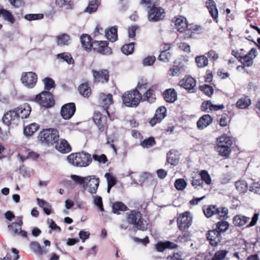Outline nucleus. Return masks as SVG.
<instances>
[{"label":"nucleus","mask_w":260,"mask_h":260,"mask_svg":"<svg viewBox=\"0 0 260 260\" xmlns=\"http://www.w3.org/2000/svg\"><path fill=\"white\" fill-rule=\"evenodd\" d=\"M69 164L77 167H86L92 161L91 155L84 152L71 153L67 157Z\"/></svg>","instance_id":"nucleus-1"},{"label":"nucleus","mask_w":260,"mask_h":260,"mask_svg":"<svg viewBox=\"0 0 260 260\" xmlns=\"http://www.w3.org/2000/svg\"><path fill=\"white\" fill-rule=\"evenodd\" d=\"M126 215L127 222L133 225L134 228L141 231L147 230V222L142 218L140 212L134 210H131L126 213Z\"/></svg>","instance_id":"nucleus-2"},{"label":"nucleus","mask_w":260,"mask_h":260,"mask_svg":"<svg viewBox=\"0 0 260 260\" xmlns=\"http://www.w3.org/2000/svg\"><path fill=\"white\" fill-rule=\"evenodd\" d=\"M38 138L42 144L52 145L58 140V132L54 128L44 129L40 133Z\"/></svg>","instance_id":"nucleus-3"},{"label":"nucleus","mask_w":260,"mask_h":260,"mask_svg":"<svg viewBox=\"0 0 260 260\" xmlns=\"http://www.w3.org/2000/svg\"><path fill=\"white\" fill-rule=\"evenodd\" d=\"M176 28L180 32H185L186 37H191L192 34L198 30L197 26L188 25L185 17L180 16L176 18L175 22Z\"/></svg>","instance_id":"nucleus-4"},{"label":"nucleus","mask_w":260,"mask_h":260,"mask_svg":"<svg viewBox=\"0 0 260 260\" xmlns=\"http://www.w3.org/2000/svg\"><path fill=\"white\" fill-rule=\"evenodd\" d=\"M123 104L127 107H136L140 102L142 95L136 89L125 92L122 97Z\"/></svg>","instance_id":"nucleus-5"},{"label":"nucleus","mask_w":260,"mask_h":260,"mask_svg":"<svg viewBox=\"0 0 260 260\" xmlns=\"http://www.w3.org/2000/svg\"><path fill=\"white\" fill-rule=\"evenodd\" d=\"M203 212L208 218L215 216L217 218H225L228 217V210L226 208H217L216 206L213 205L204 207Z\"/></svg>","instance_id":"nucleus-6"},{"label":"nucleus","mask_w":260,"mask_h":260,"mask_svg":"<svg viewBox=\"0 0 260 260\" xmlns=\"http://www.w3.org/2000/svg\"><path fill=\"white\" fill-rule=\"evenodd\" d=\"M85 179L82 186L83 190L90 194H95L100 184L99 178L95 175H89Z\"/></svg>","instance_id":"nucleus-7"},{"label":"nucleus","mask_w":260,"mask_h":260,"mask_svg":"<svg viewBox=\"0 0 260 260\" xmlns=\"http://www.w3.org/2000/svg\"><path fill=\"white\" fill-rule=\"evenodd\" d=\"M35 100L40 105L45 108L51 107L54 103L52 94L46 91H43L40 94L37 95Z\"/></svg>","instance_id":"nucleus-8"},{"label":"nucleus","mask_w":260,"mask_h":260,"mask_svg":"<svg viewBox=\"0 0 260 260\" xmlns=\"http://www.w3.org/2000/svg\"><path fill=\"white\" fill-rule=\"evenodd\" d=\"M192 218L189 212L180 214L177 219V224L179 230L184 231L188 229L192 224Z\"/></svg>","instance_id":"nucleus-9"},{"label":"nucleus","mask_w":260,"mask_h":260,"mask_svg":"<svg viewBox=\"0 0 260 260\" xmlns=\"http://www.w3.org/2000/svg\"><path fill=\"white\" fill-rule=\"evenodd\" d=\"M37 80V74L32 72H23L21 75V81L28 88H32L36 85Z\"/></svg>","instance_id":"nucleus-10"},{"label":"nucleus","mask_w":260,"mask_h":260,"mask_svg":"<svg viewBox=\"0 0 260 260\" xmlns=\"http://www.w3.org/2000/svg\"><path fill=\"white\" fill-rule=\"evenodd\" d=\"M2 120L3 123L8 126L17 125L20 121V119L18 117L15 109L6 112L3 117Z\"/></svg>","instance_id":"nucleus-11"},{"label":"nucleus","mask_w":260,"mask_h":260,"mask_svg":"<svg viewBox=\"0 0 260 260\" xmlns=\"http://www.w3.org/2000/svg\"><path fill=\"white\" fill-rule=\"evenodd\" d=\"M92 47L94 50L104 55H110L111 49L108 46L107 41H95L92 42Z\"/></svg>","instance_id":"nucleus-12"},{"label":"nucleus","mask_w":260,"mask_h":260,"mask_svg":"<svg viewBox=\"0 0 260 260\" xmlns=\"http://www.w3.org/2000/svg\"><path fill=\"white\" fill-rule=\"evenodd\" d=\"M179 85L189 92H194L195 91L196 81L192 77L187 76L180 81Z\"/></svg>","instance_id":"nucleus-13"},{"label":"nucleus","mask_w":260,"mask_h":260,"mask_svg":"<svg viewBox=\"0 0 260 260\" xmlns=\"http://www.w3.org/2000/svg\"><path fill=\"white\" fill-rule=\"evenodd\" d=\"M75 111V104L74 103H70L61 107L60 114L63 119H69L73 116Z\"/></svg>","instance_id":"nucleus-14"},{"label":"nucleus","mask_w":260,"mask_h":260,"mask_svg":"<svg viewBox=\"0 0 260 260\" xmlns=\"http://www.w3.org/2000/svg\"><path fill=\"white\" fill-rule=\"evenodd\" d=\"M164 14L163 9L153 7L148 12V19L151 21H158L164 17Z\"/></svg>","instance_id":"nucleus-15"},{"label":"nucleus","mask_w":260,"mask_h":260,"mask_svg":"<svg viewBox=\"0 0 260 260\" xmlns=\"http://www.w3.org/2000/svg\"><path fill=\"white\" fill-rule=\"evenodd\" d=\"M92 73L95 82L104 83L108 81L109 75L107 70H101L99 71L92 70Z\"/></svg>","instance_id":"nucleus-16"},{"label":"nucleus","mask_w":260,"mask_h":260,"mask_svg":"<svg viewBox=\"0 0 260 260\" xmlns=\"http://www.w3.org/2000/svg\"><path fill=\"white\" fill-rule=\"evenodd\" d=\"M19 218V222H13L11 225H8V228L11 230V232L14 234L20 235L23 237L27 236V233L21 230L22 224V217H18Z\"/></svg>","instance_id":"nucleus-17"},{"label":"nucleus","mask_w":260,"mask_h":260,"mask_svg":"<svg viewBox=\"0 0 260 260\" xmlns=\"http://www.w3.org/2000/svg\"><path fill=\"white\" fill-rule=\"evenodd\" d=\"M207 239L210 241V243L212 246H216L221 241V233L216 229L209 231L208 232Z\"/></svg>","instance_id":"nucleus-18"},{"label":"nucleus","mask_w":260,"mask_h":260,"mask_svg":"<svg viewBox=\"0 0 260 260\" xmlns=\"http://www.w3.org/2000/svg\"><path fill=\"white\" fill-rule=\"evenodd\" d=\"M93 121L98 127L101 132L104 131L106 126L107 120L104 116H102L100 112H96L94 114Z\"/></svg>","instance_id":"nucleus-19"},{"label":"nucleus","mask_w":260,"mask_h":260,"mask_svg":"<svg viewBox=\"0 0 260 260\" xmlns=\"http://www.w3.org/2000/svg\"><path fill=\"white\" fill-rule=\"evenodd\" d=\"M257 55L256 49L252 48L247 54L241 58V62L246 67H250L253 63V59Z\"/></svg>","instance_id":"nucleus-20"},{"label":"nucleus","mask_w":260,"mask_h":260,"mask_svg":"<svg viewBox=\"0 0 260 260\" xmlns=\"http://www.w3.org/2000/svg\"><path fill=\"white\" fill-rule=\"evenodd\" d=\"M15 110L20 119L26 118L30 113L31 107L28 104H24L17 107Z\"/></svg>","instance_id":"nucleus-21"},{"label":"nucleus","mask_w":260,"mask_h":260,"mask_svg":"<svg viewBox=\"0 0 260 260\" xmlns=\"http://www.w3.org/2000/svg\"><path fill=\"white\" fill-rule=\"evenodd\" d=\"M55 143L56 149L61 153H67L71 150L69 144L64 139H58Z\"/></svg>","instance_id":"nucleus-22"},{"label":"nucleus","mask_w":260,"mask_h":260,"mask_svg":"<svg viewBox=\"0 0 260 260\" xmlns=\"http://www.w3.org/2000/svg\"><path fill=\"white\" fill-rule=\"evenodd\" d=\"M224 107L223 104L214 105L210 101L204 102L201 106V109L203 111L209 112L212 110L217 111L219 109H222Z\"/></svg>","instance_id":"nucleus-23"},{"label":"nucleus","mask_w":260,"mask_h":260,"mask_svg":"<svg viewBox=\"0 0 260 260\" xmlns=\"http://www.w3.org/2000/svg\"><path fill=\"white\" fill-rule=\"evenodd\" d=\"M100 99L102 101L104 110L108 116H110L109 112L108 111V107L113 103L112 95L111 94H101Z\"/></svg>","instance_id":"nucleus-24"},{"label":"nucleus","mask_w":260,"mask_h":260,"mask_svg":"<svg viewBox=\"0 0 260 260\" xmlns=\"http://www.w3.org/2000/svg\"><path fill=\"white\" fill-rule=\"evenodd\" d=\"M212 121V118L209 114H206L202 116L197 122V126L198 128L203 129L208 125Z\"/></svg>","instance_id":"nucleus-25"},{"label":"nucleus","mask_w":260,"mask_h":260,"mask_svg":"<svg viewBox=\"0 0 260 260\" xmlns=\"http://www.w3.org/2000/svg\"><path fill=\"white\" fill-rule=\"evenodd\" d=\"M206 5L212 17L217 22L218 13L215 2L213 0H207L206 2Z\"/></svg>","instance_id":"nucleus-26"},{"label":"nucleus","mask_w":260,"mask_h":260,"mask_svg":"<svg viewBox=\"0 0 260 260\" xmlns=\"http://www.w3.org/2000/svg\"><path fill=\"white\" fill-rule=\"evenodd\" d=\"M30 247L31 250L37 255H42L46 254L48 249L46 248H43L37 242H32L30 244Z\"/></svg>","instance_id":"nucleus-27"},{"label":"nucleus","mask_w":260,"mask_h":260,"mask_svg":"<svg viewBox=\"0 0 260 260\" xmlns=\"http://www.w3.org/2000/svg\"><path fill=\"white\" fill-rule=\"evenodd\" d=\"M250 220V217L241 215H236L233 218V223L235 226H242L245 225Z\"/></svg>","instance_id":"nucleus-28"},{"label":"nucleus","mask_w":260,"mask_h":260,"mask_svg":"<svg viewBox=\"0 0 260 260\" xmlns=\"http://www.w3.org/2000/svg\"><path fill=\"white\" fill-rule=\"evenodd\" d=\"M185 67L182 63L178 65H174L169 71L168 74L170 76H178L185 72Z\"/></svg>","instance_id":"nucleus-29"},{"label":"nucleus","mask_w":260,"mask_h":260,"mask_svg":"<svg viewBox=\"0 0 260 260\" xmlns=\"http://www.w3.org/2000/svg\"><path fill=\"white\" fill-rule=\"evenodd\" d=\"M164 97L167 102L173 103L177 100V94L174 89H168L164 91Z\"/></svg>","instance_id":"nucleus-30"},{"label":"nucleus","mask_w":260,"mask_h":260,"mask_svg":"<svg viewBox=\"0 0 260 260\" xmlns=\"http://www.w3.org/2000/svg\"><path fill=\"white\" fill-rule=\"evenodd\" d=\"M112 212L114 214H120V212H123L128 210L127 207L121 202L114 203L112 206Z\"/></svg>","instance_id":"nucleus-31"},{"label":"nucleus","mask_w":260,"mask_h":260,"mask_svg":"<svg viewBox=\"0 0 260 260\" xmlns=\"http://www.w3.org/2000/svg\"><path fill=\"white\" fill-rule=\"evenodd\" d=\"M105 36L110 41L114 42L117 39V28L116 26L111 27L106 31Z\"/></svg>","instance_id":"nucleus-32"},{"label":"nucleus","mask_w":260,"mask_h":260,"mask_svg":"<svg viewBox=\"0 0 260 260\" xmlns=\"http://www.w3.org/2000/svg\"><path fill=\"white\" fill-rule=\"evenodd\" d=\"M233 144V140L231 137L224 135L217 139V145L231 147Z\"/></svg>","instance_id":"nucleus-33"},{"label":"nucleus","mask_w":260,"mask_h":260,"mask_svg":"<svg viewBox=\"0 0 260 260\" xmlns=\"http://www.w3.org/2000/svg\"><path fill=\"white\" fill-rule=\"evenodd\" d=\"M56 40L57 45L62 46L68 45L71 38L68 35L63 34L56 36Z\"/></svg>","instance_id":"nucleus-34"},{"label":"nucleus","mask_w":260,"mask_h":260,"mask_svg":"<svg viewBox=\"0 0 260 260\" xmlns=\"http://www.w3.org/2000/svg\"><path fill=\"white\" fill-rule=\"evenodd\" d=\"M55 5L59 8L64 7L68 10L73 9L74 6L72 0H55Z\"/></svg>","instance_id":"nucleus-35"},{"label":"nucleus","mask_w":260,"mask_h":260,"mask_svg":"<svg viewBox=\"0 0 260 260\" xmlns=\"http://www.w3.org/2000/svg\"><path fill=\"white\" fill-rule=\"evenodd\" d=\"M155 99L156 98L154 90L149 89L142 96L141 100L144 101H146L149 103H152L155 101Z\"/></svg>","instance_id":"nucleus-36"},{"label":"nucleus","mask_w":260,"mask_h":260,"mask_svg":"<svg viewBox=\"0 0 260 260\" xmlns=\"http://www.w3.org/2000/svg\"><path fill=\"white\" fill-rule=\"evenodd\" d=\"M251 104V100L248 96L241 98L236 103L237 108L239 109H246Z\"/></svg>","instance_id":"nucleus-37"},{"label":"nucleus","mask_w":260,"mask_h":260,"mask_svg":"<svg viewBox=\"0 0 260 260\" xmlns=\"http://www.w3.org/2000/svg\"><path fill=\"white\" fill-rule=\"evenodd\" d=\"M177 151L172 150L167 154V161L172 165H176L178 162V157L176 155Z\"/></svg>","instance_id":"nucleus-38"},{"label":"nucleus","mask_w":260,"mask_h":260,"mask_svg":"<svg viewBox=\"0 0 260 260\" xmlns=\"http://www.w3.org/2000/svg\"><path fill=\"white\" fill-rule=\"evenodd\" d=\"M81 43L82 46L85 49H90L92 46L91 39L87 35H83L81 38Z\"/></svg>","instance_id":"nucleus-39"},{"label":"nucleus","mask_w":260,"mask_h":260,"mask_svg":"<svg viewBox=\"0 0 260 260\" xmlns=\"http://www.w3.org/2000/svg\"><path fill=\"white\" fill-rule=\"evenodd\" d=\"M38 205L43 208V211L47 215H49L51 213V205L45 201L37 198V199Z\"/></svg>","instance_id":"nucleus-40"},{"label":"nucleus","mask_w":260,"mask_h":260,"mask_svg":"<svg viewBox=\"0 0 260 260\" xmlns=\"http://www.w3.org/2000/svg\"><path fill=\"white\" fill-rule=\"evenodd\" d=\"M99 4V0L90 1L85 11L89 14L95 12L97 10Z\"/></svg>","instance_id":"nucleus-41"},{"label":"nucleus","mask_w":260,"mask_h":260,"mask_svg":"<svg viewBox=\"0 0 260 260\" xmlns=\"http://www.w3.org/2000/svg\"><path fill=\"white\" fill-rule=\"evenodd\" d=\"M39 126L36 123H31L24 128V134L26 136H31L35 132H36Z\"/></svg>","instance_id":"nucleus-42"},{"label":"nucleus","mask_w":260,"mask_h":260,"mask_svg":"<svg viewBox=\"0 0 260 260\" xmlns=\"http://www.w3.org/2000/svg\"><path fill=\"white\" fill-rule=\"evenodd\" d=\"M56 58L66 61L69 64L74 63V59L73 57L70 53L67 52L58 54L56 55Z\"/></svg>","instance_id":"nucleus-43"},{"label":"nucleus","mask_w":260,"mask_h":260,"mask_svg":"<svg viewBox=\"0 0 260 260\" xmlns=\"http://www.w3.org/2000/svg\"><path fill=\"white\" fill-rule=\"evenodd\" d=\"M216 150L220 155L225 157L229 156L231 152V147L223 145H217Z\"/></svg>","instance_id":"nucleus-44"},{"label":"nucleus","mask_w":260,"mask_h":260,"mask_svg":"<svg viewBox=\"0 0 260 260\" xmlns=\"http://www.w3.org/2000/svg\"><path fill=\"white\" fill-rule=\"evenodd\" d=\"M195 59L197 66L200 68L205 67L208 64V59L204 55L197 56Z\"/></svg>","instance_id":"nucleus-45"},{"label":"nucleus","mask_w":260,"mask_h":260,"mask_svg":"<svg viewBox=\"0 0 260 260\" xmlns=\"http://www.w3.org/2000/svg\"><path fill=\"white\" fill-rule=\"evenodd\" d=\"M92 198V203L95 205L101 212L104 211L102 197L99 196L93 195Z\"/></svg>","instance_id":"nucleus-46"},{"label":"nucleus","mask_w":260,"mask_h":260,"mask_svg":"<svg viewBox=\"0 0 260 260\" xmlns=\"http://www.w3.org/2000/svg\"><path fill=\"white\" fill-rule=\"evenodd\" d=\"M1 11H1V15H2L3 16V18L5 20L9 22L10 23H11L12 24L14 23L15 18L13 17L12 13L10 11H8V10H5L4 9H3L2 10H1Z\"/></svg>","instance_id":"nucleus-47"},{"label":"nucleus","mask_w":260,"mask_h":260,"mask_svg":"<svg viewBox=\"0 0 260 260\" xmlns=\"http://www.w3.org/2000/svg\"><path fill=\"white\" fill-rule=\"evenodd\" d=\"M80 93L84 97H88L91 92L89 87L86 84H82L78 87Z\"/></svg>","instance_id":"nucleus-48"},{"label":"nucleus","mask_w":260,"mask_h":260,"mask_svg":"<svg viewBox=\"0 0 260 260\" xmlns=\"http://www.w3.org/2000/svg\"><path fill=\"white\" fill-rule=\"evenodd\" d=\"M235 186L240 192H245L247 189V183L242 180H238L235 182Z\"/></svg>","instance_id":"nucleus-49"},{"label":"nucleus","mask_w":260,"mask_h":260,"mask_svg":"<svg viewBox=\"0 0 260 260\" xmlns=\"http://www.w3.org/2000/svg\"><path fill=\"white\" fill-rule=\"evenodd\" d=\"M202 181H204L207 185H210L212 183V180L208 172L206 170H201L200 173Z\"/></svg>","instance_id":"nucleus-50"},{"label":"nucleus","mask_w":260,"mask_h":260,"mask_svg":"<svg viewBox=\"0 0 260 260\" xmlns=\"http://www.w3.org/2000/svg\"><path fill=\"white\" fill-rule=\"evenodd\" d=\"M166 108L164 106H161L156 110L154 115L158 118V121H161L166 117Z\"/></svg>","instance_id":"nucleus-51"},{"label":"nucleus","mask_w":260,"mask_h":260,"mask_svg":"<svg viewBox=\"0 0 260 260\" xmlns=\"http://www.w3.org/2000/svg\"><path fill=\"white\" fill-rule=\"evenodd\" d=\"M134 44L133 43H131L128 44H125L123 45L121 50L123 53L125 55H129L132 54L134 51Z\"/></svg>","instance_id":"nucleus-52"},{"label":"nucleus","mask_w":260,"mask_h":260,"mask_svg":"<svg viewBox=\"0 0 260 260\" xmlns=\"http://www.w3.org/2000/svg\"><path fill=\"white\" fill-rule=\"evenodd\" d=\"M44 15L42 13L26 14L24 18L28 21L38 20L43 19Z\"/></svg>","instance_id":"nucleus-53"},{"label":"nucleus","mask_w":260,"mask_h":260,"mask_svg":"<svg viewBox=\"0 0 260 260\" xmlns=\"http://www.w3.org/2000/svg\"><path fill=\"white\" fill-rule=\"evenodd\" d=\"M155 144L153 138H149L141 142L140 145L144 148H148L153 146Z\"/></svg>","instance_id":"nucleus-54"},{"label":"nucleus","mask_w":260,"mask_h":260,"mask_svg":"<svg viewBox=\"0 0 260 260\" xmlns=\"http://www.w3.org/2000/svg\"><path fill=\"white\" fill-rule=\"evenodd\" d=\"M187 185V183L184 179H178L175 181V187L178 190H183Z\"/></svg>","instance_id":"nucleus-55"},{"label":"nucleus","mask_w":260,"mask_h":260,"mask_svg":"<svg viewBox=\"0 0 260 260\" xmlns=\"http://www.w3.org/2000/svg\"><path fill=\"white\" fill-rule=\"evenodd\" d=\"M70 178L77 185H82L83 186L84 181H85V177L80 176L77 175H71Z\"/></svg>","instance_id":"nucleus-56"},{"label":"nucleus","mask_w":260,"mask_h":260,"mask_svg":"<svg viewBox=\"0 0 260 260\" xmlns=\"http://www.w3.org/2000/svg\"><path fill=\"white\" fill-rule=\"evenodd\" d=\"M45 89L47 90H50L52 88L54 87V81L50 78L46 77L43 80Z\"/></svg>","instance_id":"nucleus-57"},{"label":"nucleus","mask_w":260,"mask_h":260,"mask_svg":"<svg viewBox=\"0 0 260 260\" xmlns=\"http://www.w3.org/2000/svg\"><path fill=\"white\" fill-rule=\"evenodd\" d=\"M229 227V224L227 221L221 220L217 223V230L219 231L220 233L226 231Z\"/></svg>","instance_id":"nucleus-58"},{"label":"nucleus","mask_w":260,"mask_h":260,"mask_svg":"<svg viewBox=\"0 0 260 260\" xmlns=\"http://www.w3.org/2000/svg\"><path fill=\"white\" fill-rule=\"evenodd\" d=\"M171 57V54L170 53V52L166 50H164L161 52L160 54H159L158 57V59L159 60L167 62L169 61Z\"/></svg>","instance_id":"nucleus-59"},{"label":"nucleus","mask_w":260,"mask_h":260,"mask_svg":"<svg viewBox=\"0 0 260 260\" xmlns=\"http://www.w3.org/2000/svg\"><path fill=\"white\" fill-rule=\"evenodd\" d=\"M200 89L201 91L204 92L206 95L209 96H210L213 93V88L212 86L208 85L205 84L201 85Z\"/></svg>","instance_id":"nucleus-60"},{"label":"nucleus","mask_w":260,"mask_h":260,"mask_svg":"<svg viewBox=\"0 0 260 260\" xmlns=\"http://www.w3.org/2000/svg\"><path fill=\"white\" fill-rule=\"evenodd\" d=\"M104 176L107 179L108 185L113 186L116 184V179L112 174L107 173Z\"/></svg>","instance_id":"nucleus-61"},{"label":"nucleus","mask_w":260,"mask_h":260,"mask_svg":"<svg viewBox=\"0 0 260 260\" xmlns=\"http://www.w3.org/2000/svg\"><path fill=\"white\" fill-rule=\"evenodd\" d=\"M227 253L228 251L225 250L218 251L215 253L212 260H222L225 258Z\"/></svg>","instance_id":"nucleus-62"},{"label":"nucleus","mask_w":260,"mask_h":260,"mask_svg":"<svg viewBox=\"0 0 260 260\" xmlns=\"http://www.w3.org/2000/svg\"><path fill=\"white\" fill-rule=\"evenodd\" d=\"M92 158L95 161H97L100 164H105L107 161V158L105 154H93Z\"/></svg>","instance_id":"nucleus-63"},{"label":"nucleus","mask_w":260,"mask_h":260,"mask_svg":"<svg viewBox=\"0 0 260 260\" xmlns=\"http://www.w3.org/2000/svg\"><path fill=\"white\" fill-rule=\"evenodd\" d=\"M156 58L154 56H148L143 60V64L145 66H151L153 64Z\"/></svg>","instance_id":"nucleus-64"}]
</instances>
